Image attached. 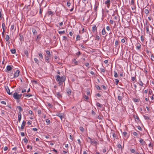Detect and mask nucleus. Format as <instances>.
Returning a JSON list of instances; mask_svg holds the SVG:
<instances>
[{
	"label": "nucleus",
	"mask_w": 154,
	"mask_h": 154,
	"mask_svg": "<svg viewBox=\"0 0 154 154\" xmlns=\"http://www.w3.org/2000/svg\"><path fill=\"white\" fill-rule=\"evenodd\" d=\"M5 89L7 93L9 95H12V92H10V90L8 86H6L5 87Z\"/></svg>",
	"instance_id": "6"
},
{
	"label": "nucleus",
	"mask_w": 154,
	"mask_h": 154,
	"mask_svg": "<svg viewBox=\"0 0 154 154\" xmlns=\"http://www.w3.org/2000/svg\"><path fill=\"white\" fill-rule=\"evenodd\" d=\"M49 56H46L45 57V60H46V62H49V61H48V60H49Z\"/></svg>",
	"instance_id": "40"
},
{
	"label": "nucleus",
	"mask_w": 154,
	"mask_h": 154,
	"mask_svg": "<svg viewBox=\"0 0 154 154\" xmlns=\"http://www.w3.org/2000/svg\"><path fill=\"white\" fill-rule=\"evenodd\" d=\"M65 32V30H63V31H58V33L60 34H61L63 33H64Z\"/></svg>",
	"instance_id": "37"
},
{
	"label": "nucleus",
	"mask_w": 154,
	"mask_h": 154,
	"mask_svg": "<svg viewBox=\"0 0 154 154\" xmlns=\"http://www.w3.org/2000/svg\"><path fill=\"white\" fill-rule=\"evenodd\" d=\"M138 84L140 86H142L143 85V83L140 79H139V82L138 83Z\"/></svg>",
	"instance_id": "19"
},
{
	"label": "nucleus",
	"mask_w": 154,
	"mask_h": 154,
	"mask_svg": "<svg viewBox=\"0 0 154 154\" xmlns=\"http://www.w3.org/2000/svg\"><path fill=\"white\" fill-rule=\"evenodd\" d=\"M67 6L68 7H69L70 6V5H71V3H70V2H67Z\"/></svg>",
	"instance_id": "50"
},
{
	"label": "nucleus",
	"mask_w": 154,
	"mask_h": 154,
	"mask_svg": "<svg viewBox=\"0 0 154 154\" xmlns=\"http://www.w3.org/2000/svg\"><path fill=\"white\" fill-rule=\"evenodd\" d=\"M32 82L34 84H36L37 83V82L35 80H32Z\"/></svg>",
	"instance_id": "58"
},
{
	"label": "nucleus",
	"mask_w": 154,
	"mask_h": 154,
	"mask_svg": "<svg viewBox=\"0 0 154 154\" xmlns=\"http://www.w3.org/2000/svg\"><path fill=\"white\" fill-rule=\"evenodd\" d=\"M88 138L90 139V142H91V143H94V144H96L97 143V142L95 140H92V139L90 138V137H88Z\"/></svg>",
	"instance_id": "9"
},
{
	"label": "nucleus",
	"mask_w": 154,
	"mask_h": 154,
	"mask_svg": "<svg viewBox=\"0 0 154 154\" xmlns=\"http://www.w3.org/2000/svg\"><path fill=\"white\" fill-rule=\"evenodd\" d=\"M39 57H40L41 59H40V60H41L42 61V60H43L42 55L41 53H39Z\"/></svg>",
	"instance_id": "30"
},
{
	"label": "nucleus",
	"mask_w": 154,
	"mask_h": 154,
	"mask_svg": "<svg viewBox=\"0 0 154 154\" xmlns=\"http://www.w3.org/2000/svg\"><path fill=\"white\" fill-rule=\"evenodd\" d=\"M48 106L49 108H52L53 107V106L52 104L49 103H48Z\"/></svg>",
	"instance_id": "27"
},
{
	"label": "nucleus",
	"mask_w": 154,
	"mask_h": 154,
	"mask_svg": "<svg viewBox=\"0 0 154 154\" xmlns=\"http://www.w3.org/2000/svg\"><path fill=\"white\" fill-rule=\"evenodd\" d=\"M9 39V37L8 35H6L5 37V40L6 41H8Z\"/></svg>",
	"instance_id": "33"
},
{
	"label": "nucleus",
	"mask_w": 154,
	"mask_h": 154,
	"mask_svg": "<svg viewBox=\"0 0 154 154\" xmlns=\"http://www.w3.org/2000/svg\"><path fill=\"white\" fill-rule=\"evenodd\" d=\"M98 5H97L96 4L95 5L94 8V11L96 12L98 8Z\"/></svg>",
	"instance_id": "24"
},
{
	"label": "nucleus",
	"mask_w": 154,
	"mask_h": 154,
	"mask_svg": "<svg viewBox=\"0 0 154 154\" xmlns=\"http://www.w3.org/2000/svg\"><path fill=\"white\" fill-rule=\"evenodd\" d=\"M102 87L103 88V89H104V90H106V88H107L104 85H103L102 86Z\"/></svg>",
	"instance_id": "64"
},
{
	"label": "nucleus",
	"mask_w": 154,
	"mask_h": 154,
	"mask_svg": "<svg viewBox=\"0 0 154 154\" xmlns=\"http://www.w3.org/2000/svg\"><path fill=\"white\" fill-rule=\"evenodd\" d=\"M136 78L135 77H131V80L132 81H134L135 79H136Z\"/></svg>",
	"instance_id": "60"
},
{
	"label": "nucleus",
	"mask_w": 154,
	"mask_h": 154,
	"mask_svg": "<svg viewBox=\"0 0 154 154\" xmlns=\"http://www.w3.org/2000/svg\"><path fill=\"white\" fill-rule=\"evenodd\" d=\"M66 92L68 95H70L71 94V90L69 88H67L66 90Z\"/></svg>",
	"instance_id": "14"
},
{
	"label": "nucleus",
	"mask_w": 154,
	"mask_h": 154,
	"mask_svg": "<svg viewBox=\"0 0 154 154\" xmlns=\"http://www.w3.org/2000/svg\"><path fill=\"white\" fill-rule=\"evenodd\" d=\"M130 151L132 153H134L135 152V150L133 149H130Z\"/></svg>",
	"instance_id": "44"
},
{
	"label": "nucleus",
	"mask_w": 154,
	"mask_h": 154,
	"mask_svg": "<svg viewBox=\"0 0 154 154\" xmlns=\"http://www.w3.org/2000/svg\"><path fill=\"white\" fill-rule=\"evenodd\" d=\"M139 142L142 144L143 145L146 143L145 141H144L142 138H140L139 140Z\"/></svg>",
	"instance_id": "15"
},
{
	"label": "nucleus",
	"mask_w": 154,
	"mask_h": 154,
	"mask_svg": "<svg viewBox=\"0 0 154 154\" xmlns=\"http://www.w3.org/2000/svg\"><path fill=\"white\" fill-rule=\"evenodd\" d=\"M6 69L7 70L9 71L11 70L12 69V68L10 65H8L7 66Z\"/></svg>",
	"instance_id": "16"
},
{
	"label": "nucleus",
	"mask_w": 154,
	"mask_h": 154,
	"mask_svg": "<svg viewBox=\"0 0 154 154\" xmlns=\"http://www.w3.org/2000/svg\"><path fill=\"white\" fill-rule=\"evenodd\" d=\"M18 121L20 122V120H21V113L20 112H18Z\"/></svg>",
	"instance_id": "12"
},
{
	"label": "nucleus",
	"mask_w": 154,
	"mask_h": 154,
	"mask_svg": "<svg viewBox=\"0 0 154 154\" xmlns=\"http://www.w3.org/2000/svg\"><path fill=\"white\" fill-rule=\"evenodd\" d=\"M115 45L116 46H117L119 45V42L117 40H116L115 41Z\"/></svg>",
	"instance_id": "45"
},
{
	"label": "nucleus",
	"mask_w": 154,
	"mask_h": 154,
	"mask_svg": "<svg viewBox=\"0 0 154 154\" xmlns=\"http://www.w3.org/2000/svg\"><path fill=\"white\" fill-rule=\"evenodd\" d=\"M97 27L95 25H94L92 27V31L94 32L95 31L97 30Z\"/></svg>",
	"instance_id": "18"
},
{
	"label": "nucleus",
	"mask_w": 154,
	"mask_h": 154,
	"mask_svg": "<svg viewBox=\"0 0 154 154\" xmlns=\"http://www.w3.org/2000/svg\"><path fill=\"white\" fill-rule=\"evenodd\" d=\"M143 117L144 118V119L146 120H150V118L148 116H145V115H143Z\"/></svg>",
	"instance_id": "21"
},
{
	"label": "nucleus",
	"mask_w": 154,
	"mask_h": 154,
	"mask_svg": "<svg viewBox=\"0 0 154 154\" xmlns=\"http://www.w3.org/2000/svg\"><path fill=\"white\" fill-rule=\"evenodd\" d=\"M101 33L103 35H105L106 34V31L104 28L102 29Z\"/></svg>",
	"instance_id": "22"
},
{
	"label": "nucleus",
	"mask_w": 154,
	"mask_h": 154,
	"mask_svg": "<svg viewBox=\"0 0 154 154\" xmlns=\"http://www.w3.org/2000/svg\"><path fill=\"white\" fill-rule=\"evenodd\" d=\"M105 4L106 5V7L108 8H109L110 5V0H106L105 2Z\"/></svg>",
	"instance_id": "7"
},
{
	"label": "nucleus",
	"mask_w": 154,
	"mask_h": 154,
	"mask_svg": "<svg viewBox=\"0 0 154 154\" xmlns=\"http://www.w3.org/2000/svg\"><path fill=\"white\" fill-rule=\"evenodd\" d=\"M79 129L82 132H83L84 131V128L82 127H79Z\"/></svg>",
	"instance_id": "38"
},
{
	"label": "nucleus",
	"mask_w": 154,
	"mask_h": 154,
	"mask_svg": "<svg viewBox=\"0 0 154 154\" xmlns=\"http://www.w3.org/2000/svg\"><path fill=\"white\" fill-rule=\"evenodd\" d=\"M56 80L58 82V84L60 85H61L63 84V82L66 80V78L64 75H63L61 77L59 75H57L55 77Z\"/></svg>",
	"instance_id": "1"
},
{
	"label": "nucleus",
	"mask_w": 154,
	"mask_h": 154,
	"mask_svg": "<svg viewBox=\"0 0 154 154\" xmlns=\"http://www.w3.org/2000/svg\"><path fill=\"white\" fill-rule=\"evenodd\" d=\"M23 141L25 143H27L28 142V140L26 137H25L23 139Z\"/></svg>",
	"instance_id": "48"
},
{
	"label": "nucleus",
	"mask_w": 154,
	"mask_h": 154,
	"mask_svg": "<svg viewBox=\"0 0 154 154\" xmlns=\"http://www.w3.org/2000/svg\"><path fill=\"white\" fill-rule=\"evenodd\" d=\"M20 71L19 70H16V72L14 74V77L16 78L19 75V73Z\"/></svg>",
	"instance_id": "8"
},
{
	"label": "nucleus",
	"mask_w": 154,
	"mask_h": 154,
	"mask_svg": "<svg viewBox=\"0 0 154 154\" xmlns=\"http://www.w3.org/2000/svg\"><path fill=\"white\" fill-rule=\"evenodd\" d=\"M47 125H49L50 123V121L48 119H46L45 120Z\"/></svg>",
	"instance_id": "29"
},
{
	"label": "nucleus",
	"mask_w": 154,
	"mask_h": 154,
	"mask_svg": "<svg viewBox=\"0 0 154 154\" xmlns=\"http://www.w3.org/2000/svg\"><path fill=\"white\" fill-rule=\"evenodd\" d=\"M5 27V24L4 23H2V29L3 30H4V29H5V28H4V27Z\"/></svg>",
	"instance_id": "54"
},
{
	"label": "nucleus",
	"mask_w": 154,
	"mask_h": 154,
	"mask_svg": "<svg viewBox=\"0 0 154 154\" xmlns=\"http://www.w3.org/2000/svg\"><path fill=\"white\" fill-rule=\"evenodd\" d=\"M32 31L33 33V34L34 35H36L37 34V31L34 28L32 29Z\"/></svg>",
	"instance_id": "20"
},
{
	"label": "nucleus",
	"mask_w": 154,
	"mask_h": 154,
	"mask_svg": "<svg viewBox=\"0 0 154 154\" xmlns=\"http://www.w3.org/2000/svg\"><path fill=\"white\" fill-rule=\"evenodd\" d=\"M56 95L59 98L62 97L61 94L59 92H56Z\"/></svg>",
	"instance_id": "17"
},
{
	"label": "nucleus",
	"mask_w": 154,
	"mask_h": 154,
	"mask_svg": "<svg viewBox=\"0 0 154 154\" xmlns=\"http://www.w3.org/2000/svg\"><path fill=\"white\" fill-rule=\"evenodd\" d=\"M24 53L26 56L28 57V53L27 50H25L24 51Z\"/></svg>",
	"instance_id": "35"
},
{
	"label": "nucleus",
	"mask_w": 154,
	"mask_h": 154,
	"mask_svg": "<svg viewBox=\"0 0 154 154\" xmlns=\"http://www.w3.org/2000/svg\"><path fill=\"white\" fill-rule=\"evenodd\" d=\"M26 147H27V149H31L32 148L31 146L29 145H27V146Z\"/></svg>",
	"instance_id": "55"
},
{
	"label": "nucleus",
	"mask_w": 154,
	"mask_h": 154,
	"mask_svg": "<svg viewBox=\"0 0 154 154\" xmlns=\"http://www.w3.org/2000/svg\"><path fill=\"white\" fill-rule=\"evenodd\" d=\"M144 26L146 30V33L147 34H150V32L149 31V26H150V27H151V25H150L148 22H146L144 24Z\"/></svg>",
	"instance_id": "3"
},
{
	"label": "nucleus",
	"mask_w": 154,
	"mask_h": 154,
	"mask_svg": "<svg viewBox=\"0 0 154 154\" xmlns=\"http://www.w3.org/2000/svg\"><path fill=\"white\" fill-rule=\"evenodd\" d=\"M67 38L66 36H63V40H67Z\"/></svg>",
	"instance_id": "63"
},
{
	"label": "nucleus",
	"mask_w": 154,
	"mask_h": 154,
	"mask_svg": "<svg viewBox=\"0 0 154 154\" xmlns=\"http://www.w3.org/2000/svg\"><path fill=\"white\" fill-rule=\"evenodd\" d=\"M14 24L12 25H11V30H12L14 29Z\"/></svg>",
	"instance_id": "51"
},
{
	"label": "nucleus",
	"mask_w": 154,
	"mask_h": 154,
	"mask_svg": "<svg viewBox=\"0 0 154 154\" xmlns=\"http://www.w3.org/2000/svg\"><path fill=\"white\" fill-rule=\"evenodd\" d=\"M17 108L19 110V112H21L23 110V109H22V108H21V107L20 106H17Z\"/></svg>",
	"instance_id": "25"
},
{
	"label": "nucleus",
	"mask_w": 154,
	"mask_h": 154,
	"mask_svg": "<svg viewBox=\"0 0 154 154\" xmlns=\"http://www.w3.org/2000/svg\"><path fill=\"white\" fill-rule=\"evenodd\" d=\"M115 84L116 85H118V83L119 82V80L118 79H115Z\"/></svg>",
	"instance_id": "47"
},
{
	"label": "nucleus",
	"mask_w": 154,
	"mask_h": 154,
	"mask_svg": "<svg viewBox=\"0 0 154 154\" xmlns=\"http://www.w3.org/2000/svg\"><path fill=\"white\" fill-rule=\"evenodd\" d=\"M46 53L47 54L49 55V57L50 56V53L49 51L47 50L46 51Z\"/></svg>",
	"instance_id": "46"
},
{
	"label": "nucleus",
	"mask_w": 154,
	"mask_h": 154,
	"mask_svg": "<svg viewBox=\"0 0 154 154\" xmlns=\"http://www.w3.org/2000/svg\"><path fill=\"white\" fill-rule=\"evenodd\" d=\"M141 48V45L139 43H137V46H136V48L137 49L139 50Z\"/></svg>",
	"instance_id": "11"
},
{
	"label": "nucleus",
	"mask_w": 154,
	"mask_h": 154,
	"mask_svg": "<svg viewBox=\"0 0 154 154\" xmlns=\"http://www.w3.org/2000/svg\"><path fill=\"white\" fill-rule=\"evenodd\" d=\"M48 14L49 15H53L54 14V13L53 12H52V11H48Z\"/></svg>",
	"instance_id": "31"
},
{
	"label": "nucleus",
	"mask_w": 154,
	"mask_h": 154,
	"mask_svg": "<svg viewBox=\"0 0 154 154\" xmlns=\"http://www.w3.org/2000/svg\"><path fill=\"white\" fill-rule=\"evenodd\" d=\"M97 106H98V107H102L101 105L99 103H97Z\"/></svg>",
	"instance_id": "52"
},
{
	"label": "nucleus",
	"mask_w": 154,
	"mask_h": 154,
	"mask_svg": "<svg viewBox=\"0 0 154 154\" xmlns=\"http://www.w3.org/2000/svg\"><path fill=\"white\" fill-rule=\"evenodd\" d=\"M151 59L152 61H154V56L152 54L151 56Z\"/></svg>",
	"instance_id": "49"
},
{
	"label": "nucleus",
	"mask_w": 154,
	"mask_h": 154,
	"mask_svg": "<svg viewBox=\"0 0 154 154\" xmlns=\"http://www.w3.org/2000/svg\"><path fill=\"white\" fill-rule=\"evenodd\" d=\"M8 149V148L7 146H6L4 148V150L5 151H7Z\"/></svg>",
	"instance_id": "61"
},
{
	"label": "nucleus",
	"mask_w": 154,
	"mask_h": 154,
	"mask_svg": "<svg viewBox=\"0 0 154 154\" xmlns=\"http://www.w3.org/2000/svg\"><path fill=\"white\" fill-rule=\"evenodd\" d=\"M112 136L113 138H116V135L114 132H112Z\"/></svg>",
	"instance_id": "34"
},
{
	"label": "nucleus",
	"mask_w": 154,
	"mask_h": 154,
	"mask_svg": "<svg viewBox=\"0 0 154 154\" xmlns=\"http://www.w3.org/2000/svg\"><path fill=\"white\" fill-rule=\"evenodd\" d=\"M16 91H17L16 90L15 92L14 93L13 97L15 100H19L22 96V94H18Z\"/></svg>",
	"instance_id": "2"
},
{
	"label": "nucleus",
	"mask_w": 154,
	"mask_h": 154,
	"mask_svg": "<svg viewBox=\"0 0 154 154\" xmlns=\"http://www.w3.org/2000/svg\"><path fill=\"white\" fill-rule=\"evenodd\" d=\"M63 115V113L60 112L57 113L56 114V116L59 117L61 120H62L63 118L64 117Z\"/></svg>",
	"instance_id": "5"
},
{
	"label": "nucleus",
	"mask_w": 154,
	"mask_h": 154,
	"mask_svg": "<svg viewBox=\"0 0 154 154\" xmlns=\"http://www.w3.org/2000/svg\"><path fill=\"white\" fill-rule=\"evenodd\" d=\"M11 53L14 54L16 53V50L15 49H13L11 50Z\"/></svg>",
	"instance_id": "32"
},
{
	"label": "nucleus",
	"mask_w": 154,
	"mask_h": 154,
	"mask_svg": "<svg viewBox=\"0 0 154 154\" xmlns=\"http://www.w3.org/2000/svg\"><path fill=\"white\" fill-rule=\"evenodd\" d=\"M100 70L101 72H105V69L103 68H101L100 69Z\"/></svg>",
	"instance_id": "57"
},
{
	"label": "nucleus",
	"mask_w": 154,
	"mask_h": 154,
	"mask_svg": "<svg viewBox=\"0 0 154 154\" xmlns=\"http://www.w3.org/2000/svg\"><path fill=\"white\" fill-rule=\"evenodd\" d=\"M95 87L97 90H100L101 89L100 87L98 85H96Z\"/></svg>",
	"instance_id": "39"
},
{
	"label": "nucleus",
	"mask_w": 154,
	"mask_h": 154,
	"mask_svg": "<svg viewBox=\"0 0 154 154\" xmlns=\"http://www.w3.org/2000/svg\"><path fill=\"white\" fill-rule=\"evenodd\" d=\"M148 146H149V147H150V148H152V149H153V146H152V144H151V143H150L148 145Z\"/></svg>",
	"instance_id": "53"
},
{
	"label": "nucleus",
	"mask_w": 154,
	"mask_h": 154,
	"mask_svg": "<svg viewBox=\"0 0 154 154\" xmlns=\"http://www.w3.org/2000/svg\"><path fill=\"white\" fill-rule=\"evenodd\" d=\"M80 36L79 35H77L76 36V41H78L80 39Z\"/></svg>",
	"instance_id": "28"
},
{
	"label": "nucleus",
	"mask_w": 154,
	"mask_h": 154,
	"mask_svg": "<svg viewBox=\"0 0 154 154\" xmlns=\"http://www.w3.org/2000/svg\"><path fill=\"white\" fill-rule=\"evenodd\" d=\"M23 95H24L25 97H29L31 96H32V95L30 94H24Z\"/></svg>",
	"instance_id": "26"
},
{
	"label": "nucleus",
	"mask_w": 154,
	"mask_h": 154,
	"mask_svg": "<svg viewBox=\"0 0 154 154\" xmlns=\"http://www.w3.org/2000/svg\"><path fill=\"white\" fill-rule=\"evenodd\" d=\"M34 60L35 62L38 64V60L36 58H34Z\"/></svg>",
	"instance_id": "59"
},
{
	"label": "nucleus",
	"mask_w": 154,
	"mask_h": 154,
	"mask_svg": "<svg viewBox=\"0 0 154 154\" xmlns=\"http://www.w3.org/2000/svg\"><path fill=\"white\" fill-rule=\"evenodd\" d=\"M132 134L134 135L135 136H137L138 135V134L136 132H133Z\"/></svg>",
	"instance_id": "56"
},
{
	"label": "nucleus",
	"mask_w": 154,
	"mask_h": 154,
	"mask_svg": "<svg viewBox=\"0 0 154 154\" xmlns=\"http://www.w3.org/2000/svg\"><path fill=\"white\" fill-rule=\"evenodd\" d=\"M124 95H125V96H126V93H122L121 94H120V95H119L118 97V100L120 101H122V99L123 97H125Z\"/></svg>",
	"instance_id": "4"
},
{
	"label": "nucleus",
	"mask_w": 154,
	"mask_h": 154,
	"mask_svg": "<svg viewBox=\"0 0 154 154\" xmlns=\"http://www.w3.org/2000/svg\"><path fill=\"white\" fill-rule=\"evenodd\" d=\"M133 100L135 102H137L139 101L138 99L136 98H134L133 99Z\"/></svg>",
	"instance_id": "42"
},
{
	"label": "nucleus",
	"mask_w": 154,
	"mask_h": 154,
	"mask_svg": "<svg viewBox=\"0 0 154 154\" xmlns=\"http://www.w3.org/2000/svg\"><path fill=\"white\" fill-rule=\"evenodd\" d=\"M144 12L146 14H148L149 13V11L147 9H145L144 10Z\"/></svg>",
	"instance_id": "41"
},
{
	"label": "nucleus",
	"mask_w": 154,
	"mask_h": 154,
	"mask_svg": "<svg viewBox=\"0 0 154 154\" xmlns=\"http://www.w3.org/2000/svg\"><path fill=\"white\" fill-rule=\"evenodd\" d=\"M114 77L116 78H117L118 77V75L117 74V72L115 71H114Z\"/></svg>",
	"instance_id": "23"
},
{
	"label": "nucleus",
	"mask_w": 154,
	"mask_h": 154,
	"mask_svg": "<svg viewBox=\"0 0 154 154\" xmlns=\"http://www.w3.org/2000/svg\"><path fill=\"white\" fill-rule=\"evenodd\" d=\"M133 116L134 119H137L138 120H139V119L137 115H134Z\"/></svg>",
	"instance_id": "36"
},
{
	"label": "nucleus",
	"mask_w": 154,
	"mask_h": 154,
	"mask_svg": "<svg viewBox=\"0 0 154 154\" xmlns=\"http://www.w3.org/2000/svg\"><path fill=\"white\" fill-rule=\"evenodd\" d=\"M77 55L79 56L81 54V52L80 51H79L78 52L76 53Z\"/></svg>",
	"instance_id": "62"
},
{
	"label": "nucleus",
	"mask_w": 154,
	"mask_h": 154,
	"mask_svg": "<svg viewBox=\"0 0 154 154\" xmlns=\"http://www.w3.org/2000/svg\"><path fill=\"white\" fill-rule=\"evenodd\" d=\"M19 39L20 41H23V36L22 34L21 33H20L19 34Z\"/></svg>",
	"instance_id": "13"
},
{
	"label": "nucleus",
	"mask_w": 154,
	"mask_h": 154,
	"mask_svg": "<svg viewBox=\"0 0 154 154\" xmlns=\"http://www.w3.org/2000/svg\"><path fill=\"white\" fill-rule=\"evenodd\" d=\"M73 62L75 64V65H77L78 63L77 61L75 59H74L73 60Z\"/></svg>",
	"instance_id": "43"
},
{
	"label": "nucleus",
	"mask_w": 154,
	"mask_h": 154,
	"mask_svg": "<svg viewBox=\"0 0 154 154\" xmlns=\"http://www.w3.org/2000/svg\"><path fill=\"white\" fill-rule=\"evenodd\" d=\"M26 122H25L24 121H23L22 122V123L21 125V129L22 130H23L25 126V125Z\"/></svg>",
	"instance_id": "10"
}]
</instances>
